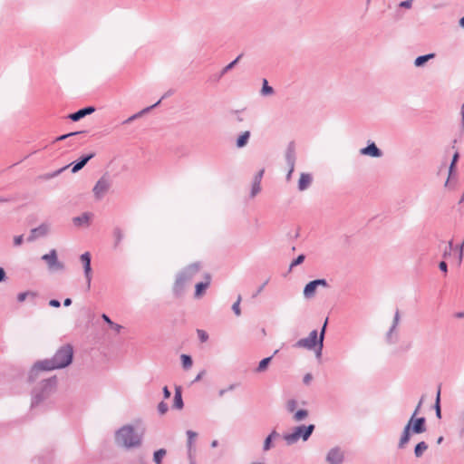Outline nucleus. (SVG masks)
<instances>
[{
    "label": "nucleus",
    "instance_id": "0eeeda50",
    "mask_svg": "<svg viewBox=\"0 0 464 464\" xmlns=\"http://www.w3.org/2000/svg\"><path fill=\"white\" fill-rule=\"evenodd\" d=\"M296 348H304L306 350H314L316 352L319 349V338L317 330L310 332L309 335L305 338L299 339L295 343Z\"/></svg>",
    "mask_w": 464,
    "mask_h": 464
},
{
    "label": "nucleus",
    "instance_id": "c85d7f7f",
    "mask_svg": "<svg viewBox=\"0 0 464 464\" xmlns=\"http://www.w3.org/2000/svg\"><path fill=\"white\" fill-rule=\"evenodd\" d=\"M167 450L165 449H160L153 454V461L155 464H161L163 458L166 456Z\"/></svg>",
    "mask_w": 464,
    "mask_h": 464
},
{
    "label": "nucleus",
    "instance_id": "bb28decb",
    "mask_svg": "<svg viewBox=\"0 0 464 464\" xmlns=\"http://www.w3.org/2000/svg\"><path fill=\"white\" fill-rule=\"evenodd\" d=\"M428 444L425 441L419 442L414 449V455L416 458H420L427 450Z\"/></svg>",
    "mask_w": 464,
    "mask_h": 464
},
{
    "label": "nucleus",
    "instance_id": "4c0bfd02",
    "mask_svg": "<svg viewBox=\"0 0 464 464\" xmlns=\"http://www.w3.org/2000/svg\"><path fill=\"white\" fill-rule=\"evenodd\" d=\"M241 300H242L241 295H238L237 301L232 305V310L237 316H239L241 314V310H240Z\"/></svg>",
    "mask_w": 464,
    "mask_h": 464
},
{
    "label": "nucleus",
    "instance_id": "f704fd0d",
    "mask_svg": "<svg viewBox=\"0 0 464 464\" xmlns=\"http://www.w3.org/2000/svg\"><path fill=\"white\" fill-rule=\"evenodd\" d=\"M440 388H439V390H438L437 396H436V401H435L436 416L439 419L441 418V411H440Z\"/></svg>",
    "mask_w": 464,
    "mask_h": 464
},
{
    "label": "nucleus",
    "instance_id": "ea45409f",
    "mask_svg": "<svg viewBox=\"0 0 464 464\" xmlns=\"http://www.w3.org/2000/svg\"><path fill=\"white\" fill-rule=\"evenodd\" d=\"M261 190V186L259 182L253 181L250 196L252 198L256 197Z\"/></svg>",
    "mask_w": 464,
    "mask_h": 464
},
{
    "label": "nucleus",
    "instance_id": "a211bd4d",
    "mask_svg": "<svg viewBox=\"0 0 464 464\" xmlns=\"http://www.w3.org/2000/svg\"><path fill=\"white\" fill-rule=\"evenodd\" d=\"M280 437L281 435L276 430H273L264 440L263 450H270L274 447L273 442L279 440Z\"/></svg>",
    "mask_w": 464,
    "mask_h": 464
},
{
    "label": "nucleus",
    "instance_id": "603ef678",
    "mask_svg": "<svg viewBox=\"0 0 464 464\" xmlns=\"http://www.w3.org/2000/svg\"><path fill=\"white\" fill-rule=\"evenodd\" d=\"M422 403H423V397H421V399L420 400L419 403L417 404V406L412 413L415 415V417H417V415L420 413Z\"/></svg>",
    "mask_w": 464,
    "mask_h": 464
},
{
    "label": "nucleus",
    "instance_id": "79ce46f5",
    "mask_svg": "<svg viewBox=\"0 0 464 464\" xmlns=\"http://www.w3.org/2000/svg\"><path fill=\"white\" fill-rule=\"evenodd\" d=\"M455 249L459 252V255H458L459 264H461L462 259H463L464 239L460 245L455 246Z\"/></svg>",
    "mask_w": 464,
    "mask_h": 464
},
{
    "label": "nucleus",
    "instance_id": "5701e85b",
    "mask_svg": "<svg viewBox=\"0 0 464 464\" xmlns=\"http://www.w3.org/2000/svg\"><path fill=\"white\" fill-rule=\"evenodd\" d=\"M160 103V101H158L156 103H154L153 105L151 106H149L143 110H141L140 111L133 114L132 116L129 117L126 121H124V124H128V123H130L131 121H133L134 120L140 118V116H142L143 114L149 112L151 109L157 107L159 104Z\"/></svg>",
    "mask_w": 464,
    "mask_h": 464
},
{
    "label": "nucleus",
    "instance_id": "4be33fe9",
    "mask_svg": "<svg viewBox=\"0 0 464 464\" xmlns=\"http://www.w3.org/2000/svg\"><path fill=\"white\" fill-rule=\"evenodd\" d=\"M209 284H210V276L208 275V276H206L205 282H200L196 285L195 297L199 298L202 295L203 292L208 287Z\"/></svg>",
    "mask_w": 464,
    "mask_h": 464
},
{
    "label": "nucleus",
    "instance_id": "f257e3e1",
    "mask_svg": "<svg viewBox=\"0 0 464 464\" xmlns=\"http://www.w3.org/2000/svg\"><path fill=\"white\" fill-rule=\"evenodd\" d=\"M73 348L71 344H63L51 359L36 362L28 373V381L33 382L41 377L44 372L63 369L72 363Z\"/></svg>",
    "mask_w": 464,
    "mask_h": 464
},
{
    "label": "nucleus",
    "instance_id": "4d7b16f0",
    "mask_svg": "<svg viewBox=\"0 0 464 464\" xmlns=\"http://www.w3.org/2000/svg\"><path fill=\"white\" fill-rule=\"evenodd\" d=\"M460 116H461L460 126H461V130H464V102L462 103L461 108H460Z\"/></svg>",
    "mask_w": 464,
    "mask_h": 464
},
{
    "label": "nucleus",
    "instance_id": "ddd939ff",
    "mask_svg": "<svg viewBox=\"0 0 464 464\" xmlns=\"http://www.w3.org/2000/svg\"><path fill=\"white\" fill-rule=\"evenodd\" d=\"M50 231V225L47 223H42L37 227L30 230V235L27 237L28 242H34L39 237H44L48 235Z\"/></svg>",
    "mask_w": 464,
    "mask_h": 464
},
{
    "label": "nucleus",
    "instance_id": "9d476101",
    "mask_svg": "<svg viewBox=\"0 0 464 464\" xmlns=\"http://www.w3.org/2000/svg\"><path fill=\"white\" fill-rule=\"evenodd\" d=\"M91 254L89 252H85L83 254H82L80 256V261L82 262V267H83V273H84V277H85V280H86V284H87V288L90 289L91 287V282H92V266H91Z\"/></svg>",
    "mask_w": 464,
    "mask_h": 464
},
{
    "label": "nucleus",
    "instance_id": "c756f323",
    "mask_svg": "<svg viewBox=\"0 0 464 464\" xmlns=\"http://www.w3.org/2000/svg\"><path fill=\"white\" fill-rule=\"evenodd\" d=\"M271 360H272V356L266 357V358H264L263 360H261L259 362V364H258L257 368L256 369V372H265L267 369Z\"/></svg>",
    "mask_w": 464,
    "mask_h": 464
},
{
    "label": "nucleus",
    "instance_id": "6e6552de",
    "mask_svg": "<svg viewBox=\"0 0 464 464\" xmlns=\"http://www.w3.org/2000/svg\"><path fill=\"white\" fill-rule=\"evenodd\" d=\"M401 321V314L399 309L395 311L392 325L385 334V341L388 344H394L399 340V330L398 326Z\"/></svg>",
    "mask_w": 464,
    "mask_h": 464
},
{
    "label": "nucleus",
    "instance_id": "39448f33",
    "mask_svg": "<svg viewBox=\"0 0 464 464\" xmlns=\"http://www.w3.org/2000/svg\"><path fill=\"white\" fill-rule=\"evenodd\" d=\"M200 266L198 263H193L185 267L177 275L173 285V292L177 296L184 293L185 286L188 284L196 274L198 273Z\"/></svg>",
    "mask_w": 464,
    "mask_h": 464
},
{
    "label": "nucleus",
    "instance_id": "bf43d9fd",
    "mask_svg": "<svg viewBox=\"0 0 464 464\" xmlns=\"http://www.w3.org/2000/svg\"><path fill=\"white\" fill-rule=\"evenodd\" d=\"M49 304H50L51 306H53V307H56V308H57V307H60V305H61L60 302H59L58 300H56V299H52V300H50Z\"/></svg>",
    "mask_w": 464,
    "mask_h": 464
},
{
    "label": "nucleus",
    "instance_id": "2f4dec72",
    "mask_svg": "<svg viewBox=\"0 0 464 464\" xmlns=\"http://www.w3.org/2000/svg\"><path fill=\"white\" fill-rule=\"evenodd\" d=\"M113 237L115 239L114 247H117L123 239L124 234L121 228L115 227L113 229Z\"/></svg>",
    "mask_w": 464,
    "mask_h": 464
},
{
    "label": "nucleus",
    "instance_id": "b1692460",
    "mask_svg": "<svg viewBox=\"0 0 464 464\" xmlns=\"http://www.w3.org/2000/svg\"><path fill=\"white\" fill-rule=\"evenodd\" d=\"M326 325H327V319L325 320V322H324V325H323V327L321 329V332H320V334L318 335V338H319V349L316 350V357L317 358H320L321 355H322Z\"/></svg>",
    "mask_w": 464,
    "mask_h": 464
},
{
    "label": "nucleus",
    "instance_id": "69168bd1",
    "mask_svg": "<svg viewBox=\"0 0 464 464\" xmlns=\"http://www.w3.org/2000/svg\"><path fill=\"white\" fill-rule=\"evenodd\" d=\"M204 373H205V372H204V371L200 372L196 376V378H195L194 382H198V381H200V380H201V378H202V376L204 375Z\"/></svg>",
    "mask_w": 464,
    "mask_h": 464
},
{
    "label": "nucleus",
    "instance_id": "338daca9",
    "mask_svg": "<svg viewBox=\"0 0 464 464\" xmlns=\"http://www.w3.org/2000/svg\"><path fill=\"white\" fill-rule=\"evenodd\" d=\"M293 172H294V170L288 169L286 177H285L286 181H290Z\"/></svg>",
    "mask_w": 464,
    "mask_h": 464
},
{
    "label": "nucleus",
    "instance_id": "5fc2aeb1",
    "mask_svg": "<svg viewBox=\"0 0 464 464\" xmlns=\"http://www.w3.org/2000/svg\"><path fill=\"white\" fill-rule=\"evenodd\" d=\"M313 380V375L311 373H306L303 378V382L308 385Z\"/></svg>",
    "mask_w": 464,
    "mask_h": 464
},
{
    "label": "nucleus",
    "instance_id": "6ab92c4d",
    "mask_svg": "<svg viewBox=\"0 0 464 464\" xmlns=\"http://www.w3.org/2000/svg\"><path fill=\"white\" fill-rule=\"evenodd\" d=\"M312 181L313 178L311 174L305 172L301 173L298 180V189L300 191L306 190L311 186Z\"/></svg>",
    "mask_w": 464,
    "mask_h": 464
},
{
    "label": "nucleus",
    "instance_id": "72a5a7b5",
    "mask_svg": "<svg viewBox=\"0 0 464 464\" xmlns=\"http://www.w3.org/2000/svg\"><path fill=\"white\" fill-rule=\"evenodd\" d=\"M242 54H239L234 61H232L230 63H228L227 66H225L221 71V75H224L228 71L234 68V66L238 63V61L241 59Z\"/></svg>",
    "mask_w": 464,
    "mask_h": 464
},
{
    "label": "nucleus",
    "instance_id": "473e14b6",
    "mask_svg": "<svg viewBox=\"0 0 464 464\" xmlns=\"http://www.w3.org/2000/svg\"><path fill=\"white\" fill-rule=\"evenodd\" d=\"M274 92V89L268 85V82L266 79L263 80V86L261 89V94L264 96L271 95Z\"/></svg>",
    "mask_w": 464,
    "mask_h": 464
},
{
    "label": "nucleus",
    "instance_id": "49530a36",
    "mask_svg": "<svg viewBox=\"0 0 464 464\" xmlns=\"http://www.w3.org/2000/svg\"><path fill=\"white\" fill-rule=\"evenodd\" d=\"M304 260V255H299L295 259H294L290 265V268L295 266H298L300 264H302Z\"/></svg>",
    "mask_w": 464,
    "mask_h": 464
},
{
    "label": "nucleus",
    "instance_id": "6e6d98bb",
    "mask_svg": "<svg viewBox=\"0 0 464 464\" xmlns=\"http://www.w3.org/2000/svg\"><path fill=\"white\" fill-rule=\"evenodd\" d=\"M411 5H412V0H405L400 4V6L403 7V8H411Z\"/></svg>",
    "mask_w": 464,
    "mask_h": 464
},
{
    "label": "nucleus",
    "instance_id": "0e129e2a",
    "mask_svg": "<svg viewBox=\"0 0 464 464\" xmlns=\"http://www.w3.org/2000/svg\"><path fill=\"white\" fill-rule=\"evenodd\" d=\"M111 328H113L116 332H120L122 328L121 325L118 324H115L113 323V324L111 325Z\"/></svg>",
    "mask_w": 464,
    "mask_h": 464
},
{
    "label": "nucleus",
    "instance_id": "2eb2a0df",
    "mask_svg": "<svg viewBox=\"0 0 464 464\" xmlns=\"http://www.w3.org/2000/svg\"><path fill=\"white\" fill-rule=\"evenodd\" d=\"M285 162L288 166V169L295 170V148L294 143H289L286 148L285 154Z\"/></svg>",
    "mask_w": 464,
    "mask_h": 464
},
{
    "label": "nucleus",
    "instance_id": "13d9d810",
    "mask_svg": "<svg viewBox=\"0 0 464 464\" xmlns=\"http://www.w3.org/2000/svg\"><path fill=\"white\" fill-rule=\"evenodd\" d=\"M439 268L444 272V273H447L448 272V266H447V263L445 261H441L440 264H439Z\"/></svg>",
    "mask_w": 464,
    "mask_h": 464
},
{
    "label": "nucleus",
    "instance_id": "09e8293b",
    "mask_svg": "<svg viewBox=\"0 0 464 464\" xmlns=\"http://www.w3.org/2000/svg\"><path fill=\"white\" fill-rule=\"evenodd\" d=\"M81 133H83V131H75V132H71V133H68V134H64V135H62V136H59L58 138H56V141L63 140L67 139L68 137L78 135V134H81Z\"/></svg>",
    "mask_w": 464,
    "mask_h": 464
},
{
    "label": "nucleus",
    "instance_id": "f3484780",
    "mask_svg": "<svg viewBox=\"0 0 464 464\" xmlns=\"http://www.w3.org/2000/svg\"><path fill=\"white\" fill-rule=\"evenodd\" d=\"M95 111V108L92 107V106H88V107H85V108H82L73 113H71L68 118L70 120H72V121H80L81 119H82L83 117L87 116V115H90L92 114V112Z\"/></svg>",
    "mask_w": 464,
    "mask_h": 464
},
{
    "label": "nucleus",
    "instance_id": "1a4fd4ad",
    "mask_svg": "<svg viewBox=\"0 0 464 464\" xmlns=\"http://www.w3.org/2000/svg\"><path fill=\"white\" fill-rule=\"evenodd\" d=\"M41 258L46 263L48 269L52 272L63 271L64 269L63 263L58 260L55 249L50 250L48 254H44Z\"/></svg>",
    "mask_w": 464,
    "mask_h": 464
},
{
    "label": "nucleus",
    "instance_id": "7c9ffc66",
    "mask_svg": "<svg viewBox=\"0 0 464 464\" xmlns=\"http://www.w3.org/2000/svg\"><path fill=\"white\" fill-rule=\"evenodd\" d=\"M308 416V411L307 410H298L295 412L293 416V420L296 422L302 421L304 419H306Z\"/></svg>",
    "mask_w": 464,
    "mask_h": 464
},
{
    "label": "nucleus",
    "instance_id": "c9c22d12",
    "mask_svg": "<svg viewBox=\"0 0 464 464\" xmlns=\"http://www.w3.org/2000/svg\"><path fill=\"white\" fill-rule=\"evenodd\" d=\"M180 358L182 365L185 369H188L192 366V359L189 355L182 354Z\"/></svg>",
    "mask_w": 464,
    "mask_h": 464
},
{
    "label": "nucleus",
    "instance_id": "864d4df0",
    "mask_svg": "<svg viewBox=\"0 0 464 464\" xmlns=\"http://www.w3.org/2000/svg\"><path fill=\"white\" fill-rule=\"evenodd\" d=\"M263 174H264V169L259 170L256 174L253 181L261 183V179H262Z\"/></svg>",
    "mask_w": 464,
    "mask_h": 464
},
{
    "label": "nucleus",
    "instance_id": "c03bdc74",
    "mask_svg": "<svg viewBox=\"0 0 464 464\" xmlns=\"http://www.w3.org/2000/svg\"><path fill=\"white\" fill-rule=\"evenodd\" d=\"M28 295L34 296L35 295L34 293H32V292H23V293H20L17 295V301L22 303V302H24L26 299V297Z\"/></svg>",
    "mask_w": 464,
    "mask_h": 464
},
{
    "label": "nucleus",
    "instance_id": "e433bc0d",
    "mask_svg": "<svg viewBox=\"0 0 464 464\" xmlns=\"http://www.w3.org/2000/svg\"><path fill=\"white\" fill-rule=\"evenodd\" d=\"M459 154L458 151H456L452 157V160H451V163L449 168V175L450 176H451L452 172L454 171L456 164L459 160Z\"/></svg>",
    "mask_w": 464,
    "mask_h": 464
},
{
    "label": "nucleus",
    "instance_id": "8fccbe9b",
    "mask_svg": "<svg viewBox=\"0 0 464 464\" xmlns=\"http://www.w3.org/2000/svg\"><path fill=\"white\" fill-rule=\"evenodd\" d=\"M24 242V236L23 235H19V236H15L14 237V246H20Z\"/></svg>",
    "mask_w": 464,
    "mask_h": 464
},
{
    "label": "nucleus",
    "instance_id": "4468645a",
    "mask_svg": "<svg viewBox=\"0 0 464 464\" xmlns=\"http://www.w3.org/2000/svg\"><path fill=\"white\" fill-rule=\"evenodd\" d=\"M343 451L339 447L331 449L326 454L325 458V460L328 464H343Z\"/></svg>",
    "mask_w": 464,
    "mask_h": 464
},
{
    "label": "nucleus",
    "instance_id": "f8f14e48",
    "mask_svg": "<svg viewBox=\"0 0 464 464\" xmlns=\"http://www.w3.org/2000/svg\"><path fill=\"white\" fill-rule=\"evenodd\" d=\"M318 286L328 287L329 285L325 279L313 280L304 286V296L307 299L313 298Z\"/></svg>",
    "mask_w": 464,
    "mask_h": 464
},
{
    "label": "nucleus",
    "instance_id": "37998d69",
    "mask_svg": "<svg viewBox=\"0 0 464 464\" xmlns=\"http://www.w3.org/2000/svg\"><path fill=\"white\" fill-rule=\"evenodd\" d=\"M168 404L164 401L160 402L158 405V411L161 415L165 414L168 411Z\"/></svg>",
    "mask_w": 464,
    "mask_h": 464
},
{
    "label": "nucleus",
    "instance_id": "7ed1b4c3",
    "mask_svg": "<svg viewBox=\"0 0 464 464\" xmlns=\"http://www.w3.org/2000/svg\"><path fill=\"white\" fill-rule=\"evenodd\" d=\"M426 420L424 417H415L411 414L410 420L405 425L400 438L398 448L404 449L411 440V434H420L426 431Z\"/></svg>",
    "mask_w": 464,
    "mask_h": 464
},
{
    "label": "nucleus",
    "instance_id": "a19ab883",
    "mask_svg": "<svg viewBox=\"0 0 464 464\" xmlns=\"http://www.w3.org/2000/svg\"><path fill=\"white\" fill-rule=\"evenodd\" d=\"M296 407H297V401L295 400H294V399L289 400L286 402V410L289 412H295Z\"/></svg>",
    "mask_w": 464,
    "mask_h": 464
},
{
    "label": "nucleus",
    "instance_id": "393cba45",
    "mask_svg": "<svg viewBox=\"0 0 464 464\" xmlns=\"http://www.w3.org/2000/svg\"><path fill=\"white\" fill-rule=\"evenodd\" d=\"M435 57V53H428V54H425V55H421V56H418L415 60H414V65L416 67H421L423 66L427 62H429L430 60L433 59Z\"/></svg>",
    "mask_w": 464,
    "mask_h": 464
},
{
    "label": "nucleus",
    "instance_id": "de8ad7c7",
    "mask_svg": "<svg viewBox=\"0 0 464 464\" xmlns=\"http://www.w3.org/2000/svg\"><path fill=\"white\" fill-rule=\"evenodd\" d=\"M68 166H65L63 168H61L59 169L58 170L53 172V173H50V174H46L44 176V179H52V178H54L56 176H58L60 173H62Z\"/></svg>",
    "mask_w": 464,
    "mask_h": 464
},
{
    "label": "nucleus",
    "instance_id": "412c9836",
    "mask_svg": "<svg viewBox=\"0 0 464 464\" xmlns=\"http://www.w3.org/2000/svg\"><path fill=\"white\" fill-rule=\"evenodd\" d=\"M184 407L183 400H182V392L181 387L177 386L175 388V394L173 400V408L177 410H182Z\"/></svg>",
    "mask_w": 464,
    "mask_h": 464
},
{
    "label": "nucleus",
    "instance_id": "680f3d73",
    "mask_svg": "<svg viewBox=\"0 0 464 464\" xmlns=\"http://www.w3.org/2000/svg\"><path fill=\"white\" fill-rule=\"evenodd\" d=\"M162 392L165 399H169L170 397V392L167 386L163 388Z\"/></svg>",
    "mask_w": 464,
    "mask_h": 464
},
{
    "label": "nucleus",
    "instance_id": "774afa93",
    "mask_svg": "<svg viewBox=\"0 0 464 464\" xmlns=\"http://www.w3.org/2000/svg\"><path fill=\"white\" fill-rule=\"evenodd\" d=\"M454 316H455L456 318H459V319L463 318V317H464V312H458V313H456V314H454Z\"/></svg>",
    "mask_w": 464,
    "mask_h": 464
},
{
    "label": "nucleus",
    "instance_id": "f03ea898",
    "mask_svg": "<svg viewBox=\"0 0 464 464\" xmlns=\"http://www.w3.org/2000/svg\"><path fill=\"white\" fill-rule=\"evenodd\" d=\"M143 430L136 429L131 424H126L118 429L114 433L115 444L125 450L140 448L143 440Z\"/></svg>",
    "mask_w": 464,
    "mask_h": 464
},
{
    "label": "nucleus",
    "instance_id": "58836bf2",
    "mask_svg": "<svg viewBox=\"0 0 464 464\" xmlns=\"http://www.w3.org/2000/svg\"><path fill=\"white\" fill-rule=\"evenodd\" d=\"M187 436H188V448L190 450L192 444H193V440L197 438L198 434H197V432H195L193 430H188Z\"/></svg>",
    "mask_w": 464,
    "mask_h": 464
},
{
    "label": "nucleus",
    "instance_id": "3c124183",
    "mask_svg": "<svg viewBox=\"0 0 464 464\" xmlns=\"http://www.w3.org/2000/svg\"><path fill=\"white\" fill-rule=\"evenodd\" d=\"M268 283V279L266 280L256 290V292L253 295V298L256 297L265 288L266 284Z\"/></svg>",
    "mask_w": 464,
    "mask_h": 464
},
{
    "label": "nucleus",
    "instance_id": "20e7f679",
    "mask_svg": "<svg viewBox=\"0 0 464 464\" xmlns=\"http://www.w3.org/2000/svg\"><path fill=\"white\" fill-rule=\"evenodd\" d=\"M55 376L42 380L33 391L32 406H36L49 397L56 389Z\"/></svg>",
    "mask_w": 464,
    "mask_h": 464
},
{
    "label": "nucleus",
    "instance_id": "a18cd8bd",
    "mask_svg": "<svg viewBox=\"0 0 464 464\" xmlns=\"http://www.w3.org/2000/svg\"><path fill=\"white\" fill-rule=\"evenodd\" d=\"M197 334H198V336L199 338V340L202 342V343H205L208 341V334H207V332H205L204 330H198L197 331Z\"/></svg>",
    "mask_w": 464,
    "mask_h": 464
},
{
    "label": "nucleus",
    "instance_id": "423d86ee",
    "mask_svg": "<svg viewBox=\"0 0 464 464\" xmlns=\"http://www.w3.org/2000/svg\"><path fill=\"white\" fill-rule=\"evenodd\" d=\"M314 430V424H310L308 426L300 425L295 427L292 433L284 434L283 439L285 440L287 445H293L296 443L300 439H302L304 441H306L312 435Z\"/></svg>",
    "mask_w": 464,
    "mask_h": 464
},
{
    "label": "nucleus",
    "instance_id": "9b49d317",
    "mask_svg": "<svg viewBox=\"0 0 464 464\" xmlns=\"http://www.w3.org/2000/svg\"><path fill=\"white\" fill-rule=\"evenodd\" d=\"M111 187L109 177L102 176L95 184L92 191L97 199H101Z\"/></svg>",
    "mask_w": 464,
    "mask_h": 464
},
{
    "label": "nucleus",
    "instance_id": "dca6fc26",
    "mask_svg": "<svg viewBox=\"0 0 464 464\" xmlns=\"http://www.w3.org/2000/svg\"><path fill=\"white\" fill-rule=\"evenodd\" d=\"M362 155L370 156L372 158H380L382 156V151L376 146L374 142L369 143L365 148L360 150Z\"/></svg>",
    "mask_w": 464,
    "mask_h": 464
},
{
    "label": "nucleus",
    "instance_id": "a878e982",
    "mask_svg": "<svg viewBox=\"0 0 464 464\" xmlns=\"http://www.w3.org/2000/svg\"><path fill=\"white\" fill-rule=\"evenodd\" d=\"M72 221L76 226L88 225L90 221V214L84 213L82 216L75 217L73 218Z\"/></svg>",
    "mask_w": 464,
    "mask_h": 464
},
{
    "label": "nucleus",
    "instance_id": "cd10ccee",
    "mask_svg": "<svg viewBox=\"0 0 464 464\" xmlns=\"http://www.w3.org/2000/svg\"><path fill=\"white\" fill-rule=\"evenodd\" d=\"M249 137H250V132L249 131H244L237 140V146L238 148H243L245 147L247 142H248V140H249Z\"/></svg>",
    "mask_w": 464,
    "mask_h": 464
},
{
    "label": "nucleus",
    "instance_id": "e2e57ef3",
    "mask_svg": "<svg viewBox=\"0 0 464 464\" xmlns=\"http://www.w3.org/2000/svg\"><path fill=\"white\" fill-rule=\"evenodd\" d=\"M5 277H6V274L4 270V268L0 267V283L5 281Z\"/></svg>",
    "mask_w": 464,
    "mask_h": 464
},
{
    "label": "nucleus",
    "instance_id": "052dcab7",
    "mask_svg": "<svg viewBox=\"0 0 464 464\" xmlns=\"http://www.w3.org/2000/svg\"><path fill=\"white\" fill-rule=\"evenodd\" d=\"M102 319H103V321H104V322H106L110 326H111V324H113V322L110 319V317H109L107 314H102Z\"/></svg>",
    "mask_w": 464,
    "mask_h": 464
},
{
    "label": "nucleus",
    "instance_id": "aec40b11",
    "mask_svg": "<svg viewBox=\"0 0 464 464\" xmlns=\"http://www.w3.org/2000/svg\"><path fill=\"white\" fill-rule=\"evenodd\" d=\"M94 153H91V154H88V155H85V156H82L79 161L75 162L72 169V173H76L78 172L79 170H81L86 164L87 162L92 159L94 157Z\"/></svg>",
    "mask_w": 464,
    "mask_h": 464
}]
</instances>
